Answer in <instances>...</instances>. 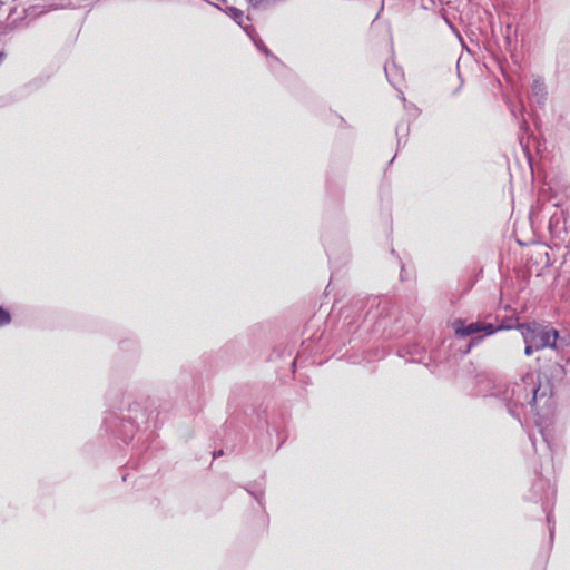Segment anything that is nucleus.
Returning a JSON list of instances; mask_svg holds the SVG:
<instances>
[{"label":"nucleus","mask_w":570,"mask_h":570,"mask_svg":"<svg viewBox=\"0 0 570 570\" xmlns=\"http://www.w3.org/2000/svg\"><path fill=\"white\" fill-rule=\"evenodd\" d=\"M547 521L549 524H551V522H552L551 514L549 512L547 513ZM549 531H550V535L552 537L553 535V527L549 525Z\"/></svg>","instance_id":"17"},{"label":"nucleus","mask_w":570,"mask_h":570,"mask_svg":"<svg viewBox=\"0 0 570 570\" xmlns=\"http://www.w3.org/2000/svg\"><path fill=\"white\" fill-rule=\"evenodd\" d=\"M551 348L560 355L561 361L570 364V335H560L557 331L556 343H552Z\"/></svg>","instance_id":"7"},{"label":"nucleus","mask_w":570,"mask_h":570,"mask_svg":"<svg viewBox=\"0 0 570 570\" xmlns=\"http://www.w3.org/2000/svg\"><path fill=\"white\" fill-rule=\"evenodd\" d=\"M452 326H453V330H454L456 336H460V337H466V336H470L472 334H476L480 332H485V335H491L498 331L511 328L510 326H503V325L495 327L491 323H482V322H471V323L466 324L465 321H463L461 318L455 320L453 322Z\"/></svg>","instance_id":"5"},{"label":"nucleus","mask_w":570,"mask_h":570,"mask_svg":"<svg viewBox=\"0 0 570 570\" xmlns=\"http://www.w3.org/2000/svg\"><path fill=\"white\" fill-rule=\"evenodd\" d=\"M531 97L537 105L542 106L544 104L547 97V88L542 80H533L531 83Z\"/></svg>","instance_id":"9"},{"label":"nucleus","mask_w":570,"mask_h":570,"mask_svg":"<svg viewBox=\"0 0 570 570\" xmlns=\"http://www.w3.org/2000/svg\"><path fill=\"white\" fill-rule=\"evenodd\" d=\"M524 344H525V347H524V354H525L527 356L532 355V354H533V352H534V351H537V350H535V346H533L531 343H524Z\"/></svg>","instance_id":"16"},{"label":"nucleus","mask_w":570,"mask_h":570,"mask_svg":"<svg viewBox=\"0 0 570 570\" xmlns=\"http://www.w3.org/2000/svg\"><path fill=\"white\" fill-rule=\"evenodd\" d=\"M245 33L252 39L255 40V37L257 36V32L255 28L249 23V21H244L243 26H239Z\"/></svg>","instance_id":"12"},{"label":"nucleus","mask_w":570,"mask_h":570,"mask_svg":"<svg viewBox=\"0 0 570 570\" xmlns=\"http://www.w3.org/2000/svg\"><path fill=\"white\" fill-rule=\"evenodd\" d=\"M212 4V2H209ZM214 6V3H213ZM215 7L222 11H224L228 17H230L238 26H243L244 21H250V18L247 16H244V12L236 7L228 6L225 8H222L218 4H215Z\"/></svg>","instance_id":"10"},{"label":"nucleus","mask_w":570,"mask_h":570,"mask_svg":"<svg viewBox=\"0 0 570 570\" xmlns=\"http://www.w3.org/2000/svg\"><path fill=\"white\" fill-rule=\"evenodd\" d=\"M252 41L254 42L255 47L259 51L264 52L265 55H269L271 53L268 48L264 45V42L262 41V39L259 38L258 35L255 37V40H252Z\"/></svg>","instance_id":"14"},{"label":"nucleus","mask_w":570,"mask_h":570,"mask_svg":"<svg viewBox=\"0 0 570 570\" xmlns=\"http://www.w3.org/2000/svg\"><path fill=\"white\" fill-rule=\"evenodd\" d=\"M474 390L479 396L500 400L520 423L533 420L541 443L552 456L561 450L562 429L554 420L553 384L547 375L530 372L519 381L503 383L488 373H479L474 377Z\"/></svg>","instance_id":"1"},{"label":"nucleus","mask_w":570,"mask_h":570,"mask_svg":"<svg viewBox=\"0 0 570 570\" xmlns=\"http://www.w3.org/2000/svg\"><path fill=\"white\" fill-rule=\"evenodd\" d=\"M106 433L114 435L125 443L137 435V444L134 445V455H140L151 443L149 415L145 406L139 402H130L124 409L108 411L102 420Z\"/></svg>","instance_id":"2"},{"label":"nucleus","mask_w":570,"mask_h":570,"mask_svg":"<svg viewBox=\"0 0 570 570\" xmlns=\"http://www.w3.org/2000/svg\"><path fill=\"white\" fill-rule=\"evenodd\" d=\"M532 443H533V446H534L535 451H538V443H539V440H538V438H537V436H533Z\"/></svg>","instance_id":"18"},{"label":"nucleus","mask_w":570,"mask_h":570,"mask_svg":"<svg viewBox=\"0 0 570 570\" xmlns=\"http://www.w3.org/2000/svg\"><path fill=\"white\" fill-rule=\"evenodd\" d=\"M245 33L252 39L255 40V37L257 36V32L255 28L249 23V21H244L243 26H239Z\"/></svg>","instance_id":"11"},{"label":"nucleus","mask_w":570,"mask_h":570,"mask_svg":"<svg viewBox=\"0 0 570 570\" xmlns=\"http://www.w3.org/2000/svg\"><path fill=\"white\" fill-rule=\"evenodd\" d=\"M517 330L520 331L523 342L531 343L537 351L551 348L556 343L557 330L538 322L519 323Z\"/></svg>","instance_id":"4"},{"label":"nucleus","mask_w":570,"mask_h":570,"mask_svg":"<svg viewBox=\"0 0 570 570\" xmlns=\"http://www.w3.org/2000/svg\"><path fill=\"white\" fill-rule=\"evenodd\" d=\"M370 303V309L366 312L363 323L357 327V331L361 332V334L363 332H371L373 335H392V331L386 333L387 318L390 316L387 302L375 297L372 298Z\"/></svg>","instance_id":"3"},{"label":"nucleus","mask_w":570,"mask_h":570,"mask_svg":"<svg viewBox=\"0 0 570 570\" xmlns=\"http://www.w3.org/2000/svg\"><path fill=\"white\" fill-rule=\"evenodd\" d=\"M253 6H257L262 0H248Z\"/></svg>","instance_id":"19"},{"label":"nucleus","mask_w":570,"mask_h":570,"mask_svg":"<svg viewBox=\"0 0 570 570\" xmlns=\"http://www.w3.org/2000/svg\"><path fill=\"white\" fill-rule=\"evenodd\" d=\"M249 493L255 498L257 503L263 508L264 507V492L262 490L258 491H249Z\"/></svg>","instance_id":"15"},{"label":"nucleus","mask_w":570,"mask_h":570,"mask_svg":"<svg viewBox=\"0 0 570 570\" xmlns=\"http://www.w3.org/2000/svg\"><path fill=\"white\" fill-rule=\"evenodd\" d=\"M532 499L540 501L544 511L553 504L556 499V487L549 479L538 478L532 484Z\"/></svg>","instance_id":"6"},{"label":"nucleus","mask_w":570,"mask_h":570,"mask_svg":"<svg viewBox=\"0 0 570 570\" xmlns=\"http://www.w3.org/2000/svg\"><path fill=\"white\" fill-rule=\"evenodd\" d=\"M385 76L389 82L395 88L399 89V85L403 78V73L400 68L392 61L385 63L384 66Z\"/></svg>","instance_id":"8"},{"label":"nucleus","mask_w":570,"mask_h":570,"mask_svg":"<svg viewBox=\"0 0 570 570\" xmlns=\"http://www.w3.org/2000/svg\"><path fill=\"white\" fill-rule=\"evenodd\" d=\"M11 322V315L8 311L0 306V327Z\"/></svg>","instance_id":"13"}]
</instances>
